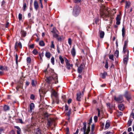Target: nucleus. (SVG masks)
Wrapping results in <instances>:
<instances>
[{"label": "nucleus", "mask_w": 134, "mask_h": 134, "mask_svg": "<svg viewBox=\"0 0 134 134\" xmlns=\"http://www.w3.org/2000/svg\"><path fill=\"white\" fill-rule=\"evenodd\" d=\"M36 133L37 134H41V131L39 129H37L36 130Z\"/></svg>", "instance_id": "nucleus-46"}, {"label": "nucleus", "mask_w": 134, "mask_h": 134, "mask_svg": "<svg viewBox=\"0 0 134 134\" xmlns=\"http://www.w3.org/2000/svg\"><path fill=\"white\" fill-rule=\"evenodd\" d=\"M118 107L119 109L121 111H122L124 108V106L122 104H120L118 105Z\"/></svg>", "instance_id": "nucleus-15"}, {"label": "nucleus", "mask_w": 134, "mask_h": 134, "mask_svg": "<svg viewBox=\"0 0 134 134\" xmlns=\"http://www.w3.org/2000/svg\"><path fill=\"white\" fill-rule=\"evenodd\" d=\"M36 81L32 80L31 82V84L32 86L35 87L36 86Z\"/></svg>", "instance_id": "nucleus-30"}, {"label": "nucleus", "mask_w": 134, "mask_h": 134, "mask_svg": "<svg viewBox=\"0 0 134 134\" xmlns=\"http://www.w3.org/2000/svg\"><path fill=\"white\" fill-rule=\"evenodd\" d=\"M132 130V128L131 127H129L127 130V131L128 132H129L131 131Z\"/></svg>", "instance_id": "nucleus-57"}, {"label": "nucleus", "mask_w": 134, "mask_h": 134, "mask_svg": "<svg viewBox=\"0 0 134 134\" xmlns=\"http://www.w3.org/2000/svg\"><path fill=\"white\" fill-rule=\"evenodd\" d=\"M123 52L125 54L129 55V51L127 49H123Z\"/></svg>", "instance_id": "nucleus-23"}, {"label": "nucleus", "mask_w": 134, "mask_h": 134, "mask_svg": "<svg viewBox=\"0 0 134 134\" xmlns=\"http://www.w3.org/2000/svg\"><path fill=\"white\" fill-rule=\"evenodd\" d=\"M124 96L128 100H129L131 98V95L129 94L128 92L127 91H125Z\"/></svg>", "instance_id": "nucleus-8"}, {"label": "nucleus", "mask_w": 134, "mask_h": 134, "mask_svg": "<svg viewBox=\"0 0 134 134\" xmlns=\"http://www.w3.org/2000/svg\"><path fill=\"white\" fill-rule=\"evenodd\" d=\"M112 132H108L106 133L105 134H112Z\"/></svg>", "instance_id": "nucleus-64"}, {"label": "nucleus", "mask_w": 134, "mask_h": 134, "mask_svg": "<svg viewBox=\"0 0 134 134\" xmlns=\"http://www.w3.org/2000/svg\"><path fill=\"white\" fill-rule=\"evenodd\" d=\"M35 96L34 94H32L31 95V96H30V99H31L34 100L35 98Z\"/></svg>", "instance_id": "nucleus-50"}, {"label": "nucleus", "mask_w": 134, "mask_h": 134, "mask_svg": "<svg viewBox=\"0 0 134 134\" xmlns=\"http://www.w3.org/2000/svg\"><path fill=\"white\" fill-rule=\"evenodd\" d=\"M132 122V119H130L128 121L127 124V125L129 126H130L131 125Z\"/></svg>", "instance_id": "nucleus-24"}, {"label": "nucleus", "mask_w": 134, "mask_h": 134, "mask_svg": "<svg viewBox=\"0 0 134 134\" xmlns=\"http://www.w3.org/2000/svg\"><path fill=\"white\" fill-rule=\"evenodd\" d=\"M109 58L113 61H114V55L113 54H110L109 55Z\"/></svg>", "instance_id": "nucleus-33"}, {"label": "nucleus", "mask_w": 134, "mask_h": 134, "mask_svg": "<svg viewBox=\"0 0 134 134\" xmlns=\"http://www.w3.org/2000/svg\"><path fill=\"white\" fill-rule=\"evenodd\" d=\"M80 8L79 6L76 5L73 9V14L75 16L77 15L79 13Z\"/></svg>", "instance_id": "nucleus-2"}, {"label": "nucleus", "mask_w": 134, "mask_h": 134, "mask_svg": "<svg viewBox=\"0 0 134 134\" xmlns=\"http://www.w3.org/2000/svg\"><path fill=\"white\" fill-rule=\"evenodd\" d=\"M33 53L35 55H36L38 53L37 50L36 49H34L32 51Z\"/></svg>", "instance_id": "nucleus-35"}, {"label": "nucleus", "mask_w": 134, "mask_h": 134, "mask_svg": "<svg viewBox=\"0 0 134 134\" xmlns=\"http://www.w3.org/2000/svg\"><path fill=\"white\" fill-rule=\"evenodd\" d=\"M71 102V99H70L68 100V104H69Z\"/></svg>", "instance_id": "nucleus-59"}, {"label": "nucleus", "mask_w": 134, "mask_h": 134, "mask_svg": "<svg viewBox=\"0 0 134 134\" xmlns=\"http://www.w3.org/2000/svg\"><path fill=\"white\" fill-rule=\"evenodd\" d=\"M97 110L98 111V116H100V110L98 108L97 109Z\"/></svg>", "instance_id": "nucleus-54"}, {"label": "nucleus", "mask_w": 134, "mask_h": 134, "mask_svg": "<svg viewBox=\"0 0 134 134\" xmlns=\"http://www.w3.org/2000/svg\"><path fill=\"white\" fill-rule=\"evenodd\" d=\"M52 32H53V36L55 38H57L59 36V32L56 28H53V31Z\"/></svg>", "instance_id": "nucleus-4"}, {"label": "nucleus", "mask_w": 134, "mask_h": 134, "mask_svg": "<svg viewBox=\"0 0 134 134\" xmlns=\"http://www.w3.org/2000/svg\"><path fill=\"white\" fill-rule=\"evenodd\" d=\"M65 110H68V106L66 104L65 105Z\"/></svg>", "instance_id": "nucleus-56"}, {"label": "nucleus", "mask_w": 134, "mask_h": 134, "mask_svg": "<svg viewBox=\"0 0 134 134\" xmlns=\"http://www.w3.org/2000/svg\"><path fill=\"white\" fill-rule=\"evenodd\" d=\"M71 42L72 41L71 39L70 38H69L68 39V42L70 45H71Z\"/></svg>", "instance_id": "nucleus-52"}, {"label": "nucleus", "mask_w": 134, "mask_h": 134, "mask_svg": "<svg viewBox=\"0 0 134 134\" xmlns=\"http://www.w3.org/2000/svg\"><path fill=\"white\" fill-rule=\"evenodd\" d=\"M71 53L72 56L74 57L75 55L76 51L74 46H73L72 50H71Z\"/></svg>", "instance_id": "nucleus-10"}, {"label": "nucleus", "mask_w": 134, "mask_h": 134, "mask_svg": "<svg viewBox=\"0 0 134 134\" xmlns=\"http://www.w3.org/2000/svg\"><path fill=\"white\" fill-rule=\"evenodd\" d=\"M130 5V2H126V3L125 8L126 9H128Z\"/></svg>", "instance_id": "nucleus-18"}, {"label": "nucleus", "mask_w": 134, "mask_h": 134, "mask_svg": "<svg viewBox=\"0 0 134 134\" xmlns=\"http://www.w3.org/2000/svg\"><path fill=\"white\" fill-rule=\"evenodd\" d=\"M71 110H69L68 111V113H67V115H70L71 113Z\"/></svg>", "instance_id": "nucleus-63"}, {"label": "nucleus", "mask_w": 134, "mask_h": 134, "mask_svg": "<svg viewBox=\"0 0 134 134\" xmlns=\"http://www.w3.org/2000/svg\"><path fill=\"white\" fill-rule=\"evenodd\" d=\"M104 35V33L103 31H101L100 33V37L101 38H103Z\"/></svg>", "instance_id": "nucleus-26"}, {"label": "nucleus", "mask_w": 134, "mask_h": 134, "mask_svg": "<svg viewBox=\"0 0 134 134\" xmlns=\"http://www.w3.org/2000/svg\"><path fill=\"white\" fill-rule=\"evenodd\" d=\"M85 67V65L83 63H82L80 66L78 67L77 69V71L79 73L82 72V70Z\"/></svg>", "instance_id": "nucleus-6"}, {"label": "nucleus", "mask_w": 134, "mask_h": 134, "mask_svg": "<svg viewBox=\"0 0 134 134\" xmlns=\"http://www.w3.org/2000/svg\"><path fill=\"white\" fill-rule=\"evenodd\" d=\"M121 19L119 15H117L116 18V24L117 25H119L120 24V20Z\"/></svg>", "instance_id": "nucleus-9"}, {"label": "nucleus", "mask_w": 134, "mask_h": 134, "mask_svg": "<svg viewBox=\"0 0 134 134\" xmlns=\"http://www.w3.org/2000/svg\"><path fill=\"white\" fill-rule=\"evenodd\" d=\"M26 60L27 63H30L31 62V59L30 57H27L26 59Z\"/></svg>", "instance_id": "nucleus-39"}, {"label": "nucleus", "mask_w": 134, "mask_h": 134, "mask_svg": "<svg viewBox=\"0 0 134 134\" xmlns=\"http://www.w3.org/2000/svg\"><path fill=\"white\" fill-rule=\"evenodd\" d=\"M128 40H126L125 41L124 43V45L127 46L128 43Z\"/></svg>", "instance_id": "nucleus-48"}, {"label": "nucleus", "mask_w": 134, "mask_h": 134, "mask_svg": "<svg viewBox=\"0 0 134 134\" xmlns=\"http://www.w3.org/2000/svg\"><path fill=\"white\" fill-rule=\"evenodd\" d=\"M39 44L41 46H45V43L44 41L42 40L40 41L39 42Z\"/></svg>", "instance_id": "nucleus-25"}, {"label": "nucleus", "mask_w": 134, "mask_h": 134, "mask_svg": "<svg viewBox=\"0 0 134 134\" xmlns=\"http://www.w3.org/2000/svg\"><path fill=\"white\" fill-rule=\"evenodd\" d=\"M105 13L103 12H101L100 13V17L103 18H104V17L103 16L104 15V14H105Z\"/></svg>", "instance_id": "nucleus-32"}, {"label": "nucleus", "mask_w": 134, "mask_h": 134, "mask_svg": "<svg viewBox=\"0 0 134 134\" xmlns=\"http://www.w3.org/2000/svg\"><path fill=\"white\" fill-rule=\"evenodd\" d=\"M83 125H84V126L83 127V129H81L82 131L83 130V132H84V133H85V132L86 131V122H84L83 124Z\"/></svg>", "instance_id": "nucleus-16"}, {"label": "nucleus", "mask_w": 134, "mask_h": 134, "mask_svg": "<svg viewBox=\"0 0 134 134\" xmlns=\"http://www.w3.org/2000/svg\"><path fill=\"white\" fill-rule=\"evenodd\" d=\"M107 106L108 107L109 109H111L112 108V107H110V104L109 103H107Z\"/></svg>", "instance_id": "nucleus-51"}, {"label": "nucleus", "mask_w": 134, "mask_h": 134, "mask_svg": "<svg viewBox=\"0 0 134 134\" xmlns=\"http://www.w3.org/2000/svg\"><path fill=\"white\" fill-rule=\"evenodd\" d=\"M107 75V72H104L103 73H101L100 74V76L103 79L105 78L106 76Z\"/></svg>", "instance_id": "nucleus-12"}, {"label": "nucleus", "mask_w": 134, "mask_h": 134, "mask_svg": "<svg viewBox=\"0 0 134 134\" xmlns=\"http://www.w3.org/2000/svg\"><path fill=\"white\" fill-rule=\"evenodd\" d=\"M34 6L35 9L36 11L37 10L39 7V5L38 2L36 0H35L34 2Z\"/></svg>", "instance_id": "nucleus-11"}, {"label": "nucleus", "mask_w": 134, "mask_h": 134, "mask_svg": "<svg viewBox=\"0 0 134 134\" xmlns=\"http://www.w3.org/2000/svg\"><path fill=\"white\" fill-rule=\"evenodd\" d=\"M21 33L23 37H25L26 36V33L24 31L21 30Z\"/></svg>", "instance_id": "nucleus-27"}, {"label": "nucleus", "mask_w": 134, "mask_h": 134, "mask_svg": "<svg viewBox=\"0 0 134 134\" xmlns=\"http://www.w3.org/2000/svg\"><path fill=\"white\" fill-rule=\"evenodd\" d=\"M52 95L55 97H57V93L55 91H54L52 94Z\"/></svg>", "instance_id": "nucleus-36"}, {"label": "nucleus", "mask_w": 134, "mask_h": 134, "mask_svg": "<svg viewBox=\"0 0 134 134\" xmlns=\"http://www.w3.org/2000/svg\"><path fill=\"white\" fill-rule=\"evenodd\" d=\"M129 58V55L125 54L124 55L123 58V63L125 64L126 65Z\"/></svg>", "instance_id": "nucleus-7"}, {"label": "nucleus", "mask_w": 134, "mask_h": 134, "mask_svg": "<svg viewBox=\"0 0 134 134\" xmlns=\"http://www.w3.org/2000/svg\"><path fill=\"white\" fill-rule=\"evenodd\" d=\"M51 48H54L55 47V45L54 44V42L53 41L51 42V45L50 46Z\"/></svg>", "instance_id": "nucleus-41"}, {"label": "nucleus", "mask_w": 134, "mask_h": 134, "mask_svg": "<svg viewBox=\"0 0 134 134\" xmlns=\"http://www.w3.org/2000/svg\"><path fill=\"white\" fill-rule=\"evenodd\" d=\"M18 46H19L20 48H21L22 46L21 42H19L18 44Z\"/></svg>", "instance_id": "nucleus-53"}, {"label": "nucleus", "mask_w": 134, "mask_h": 134, "mask_svg": "<svg viewBox=\"0 0 134 134\" xmlns=\"http://www.w3.org/2000/svg\"><path fill=\"white\" fill-rule=\"evenodd\" d=\"M94 122H97L98 120V117L97 116H95L94 117Z\"/></svg>", "instance_id": "nucleus-44"}, {"label": "nucleus", "mask_w": 134, "mask_h": 134, "mask_svg": "<svg viewBox=\"0 0 134 134\" xmlns=\"http://www.w3.org/2000/svg\"><path fill=\"white\" fill-rule=\"evenodd\" d=\"M105 67V68L107 69L108 68V63L107 61L106 62Z\"/></svg>", "instance_id": "nucleus-43"}, {"label": "nucleus", "mask_w": 134, "mask_h": 134, "mask_svg": "<svg viewBox=\"0 0 134 134\" xmlns=\"http://www.w3.org/2000/svg\"><path fill=\"white\" fill-rule=\"evenodd\" d=\"M9 107L8 106L5 105L3 107L4 110L5 111H7L9 109Z\"/></svg>", "instance_id": "nucleus-28"}, {"label": "nucleus", "mask_w": 134, "mask_h": 134, "mask_svg": "<svg viewBox=\"0 0 134 134\" xmlns=\"http://www.w3.org/2000/svg\"><path fill=\"white\" fill-rule=\"evenodd\" d=\"M23 10L24 11H25L26 10V9L27 7L26 3H24L23 4Z\"/></svg>", "instance_id": "nucleus-37"}, {"label": "nucleus", "mask_w": 134, "mask_h": 134, "mask_svg": "<svg viewBox=\"0 0 134 134\" xmlns=\"http://www.w3.org/2000/svg\"><path fill=\"white\" fill-rule=\"evenodd\" d=\"M95 126L94 124H93L92 126L91 131L92 132H93Z\"/></svg>", "instance_id": "nucleus-47"}, {"label": "nucleus", "mask_w": 134, "mask_h": 134, "mask_svg": "<svg viewBox=\"0 0 134 134\" xmlns=\"http://www.w3.org/2000/svg\"><path fill=\"white\" fill-rule=\"evenodd\" d=\"M56 38L57 39L58 41H61L62 38L61 37L59 36L57 38Z\"/></svg>", "instance_id": "nucleus-55"}, {"label": "nucleus", "mask_w": 134, "mask_h": 134, "mask_svg": "<svg viewBox=\"0 0 134 134\" xmlns=\"http://www.w3.org/2000/svg\"><path fill=\"white\" fill-rule=\"evenodd\" d=\"M19 122L21 124L23 123V122L22 119H19Z\"/></svg>", "instance_id": "nucleus-61"}, {"label": "nucleus", "mask_w": 134, "mask_h": 134, "mask_svg": "<svg viewBox=\"0 0 134 134\" xmlns=\"http://www.w3.org/2000/svg\"><path fill=\"white\" fill-rule=\"evenodd\" d=\"M52 76L47 77V82L48 83H49L53 81V83L56 84L58 82V76L55 73H52Z\"/></svg>", "instance_id": "nucleus-1"}, {"label": "nucleus", "mask_w": 134, "mask_h": 134, "mask_svg": "<svg viewBox=\"0 0 134 134\" xmlns=\"http://www.w3.org/2000/svg\"><path fill=\"white\" fill-rule=\"evenodd\" d=\"M103 16L104 17V18H103V20L105 21H107L108 20L106 18L109 16V14L105 13Z\"/></svg>", "instance_id": "nucleus-20"}, {"label": "nucleus", "mask_w": 134, "mask_h": 134, "mask_svg": "<svg viewBox=\"0 0 134 134\" xmlns=\"http://www.w3.org/2000/svg\"><path fill=\"white\" fill-rule=\"evenodd\" d=\"M115 55L117 58H118L119 55V51L118 50H116L115 53Z\"/></svg>", "instance_id": "nucleus-31"}, {"label": "nucleus", "mask_w": 134, "mask_h": 134, "mask_svg": "<svg viewBox=\"0 0 134 134\" xmlns=\"http://www.w3.org/2000/svg\"><path fill=\"white\" fill-rule=\"evenodd\" d=\"M81 0H75V3H78L80 2Z\"/></svg>", "instance_id": "nucleus-60"}, {"label": "nucleus", "mask_w": 134, "mask_h": 134, "mask_svg": "<svg viewBox=\"0 0 134 134\" xmlns=\"http://www.w3.org/2000/svg\"><path fill=\"white\" fill-rule=\"evenodd\" d=\"M110 123L107 121L105 126V128L106 129H108L109 127L110 126Z\"/></svg>", "instance_id": "nucleus-22"}, {"label": "nucleus", "mask_w": 134, "mask_h": 134, "mask_svg": "<svg viewBox=\"0 0 134 134\" xmlns=\"http://www.w3.org/2000/svg\"><path fill=\"white\" fill-rule=\"evenodd\" d=\"M130 116L134 120V113H133L132 111V112Z\"/></svg>", "instance_id": "nucleus-49"}, {"label": "nucleus", "mask_w": 134, "mask_h": 134, "mask_svg": "<svg viewBox=\"0 0 134 134\" xmlns=\"http://www.w3.org/2000/svg\"><path fill=\"white\" fill-rule=\"evenodd\" d=\"M54 59L53 57H52L51 58V62L52 64L54 65Z\"/></svg>", "instance_id": "nucleus-42"}, {"label": "nucleus", "mask_w": 134, "mask_h": 134, "mask_svg": "<svg viewBox=\"0 0 134 134\" xmlns=\"http://www.w3.org/2000/svg\"><path fill=\"white\" fill-rule=\"evenodd\" d=\"M114 99L118 103H121L123 101V97L121 95L119 96L118 97L115 96Z\"/></svg>", "instance_id": "nucleus-3"}, {"label": "nucleus", "mask_w": 134, "mask_h": 134, "mask_svg": "<svg viewBox=\"0 0 134 134\" xmlns=\"http://www.w3.org/2000/svg\"><path fill=\"white\" fill-rule=\"evenodd\" d=\"M0 69L2 70H7V68L6 67H4L2 66H0Z\"/></svg>", "instance_id": "nucleus-29"}, {"label": "nucleus", "mask_w": 134, "mask_h": 134, "mask_svg": "<svg viewBox=\"0 0 134 134\" xmlns=\"http://www.w3.org/2000/svg\"><path fill=\"white\" fill-rule=\"evenodd\" d=\"M47 125L49 126H51V121L48 120L47 121Z\"/></svg>", "instance_id": "nucleus-45"}, {"label": "nucleus", "mask_w": 134, "mask_h": 134, "mask_svg": "<svg viewBox=\"0 0 134 134\" xmlns=\"http://www.w3.org/2000/svg\"><path fill=\"white\" fill-rule=\"evenodd\" d=\"M122 35L123 38H124L125 35V30L124 27H123L122 28Z\"/></svg>", "instance_id": "nucleus-21"}, {"label": "nucleus", "mask_w": 134, "mask_h": 134, "mask_svg": "<svg viewBox=\"0 0 134 134\" xmlns=\"http://www.w3.org/2000/svg\"><path fill=\"white\" fill-rule=\"evenodd\" d=\"M35 107L34 104L33 103H31L30 105V111L31 112L32 110H34Z\"/></svg>", "instance_id": "nucleus-14"}, {"label": "nucleus", "mask_w": 134, "mask_h": 134, "mask_svg": "<svg viewBox=\"0 0 134 134\" xmlns=\"http://www.w3.org/2000/svg\"><path fill=\"white\" fill-rule=\"evenodd\" d=\"M30 47L31 48H33L34 47V44H32L30 46Z\"/></svg>", "instance_id": "nucleus-58"}, {"label": "nucleus", "mask_w": 134, "mask_h": 134, "mask_svg": "<svg viewBox=\"0 0 134 134\" xmlns=\"http://www.w3.org/2000/svg\"><path fill=\"white\" fill-rule=\"evenodd\" d=\"M45 55L47 58H50L51 57V54L50 52H46L45 53Z\"/></svg>", "instance_id": "nucleus-17"}, {"label": "nucleus", "mask_w": 134, "mask_h": 134, "mask_svg": "<svg viewBox=\"0 0 134 134\" xmlns=\"http://www.w3.org/2000/svg\"><path fill=\"white\" fill-rule=\"evenodd\" d=\"M22 15L21 14L19 13L18 15V18L19 20H22Z\"/></svg>", "instance_id": "nucleus-40"}, {"label": "nucleus", "mask_w": 134, "mask_h": 134, "mask_svg": "<svg viewBox=\"0 0 134 134\" xmlns=\"http://www.w3.org/2000/svg\"><path fill=\"white\" fill-rule=\"evenodd\" d=\"M64 58L66 63L67 68L68 70H70L71 68L72 67L73 65L72 64H70L69 63V61L65 57Z\"/></svg>", "instance_id": "nucleus-5"}, {"label": "nucleus", "mask_w": 134, "mask_h": 134, "mask_svg": "<svg viewBox=\"0 0 134 134\" xmlns=\"http://www.w3.org/2000/svg\"><path fill=\"white\" fill-rule=\"evenodd\" d=\"M89 130H88V131H87L86 132L85 131V133L84 132H83V134H88L89 132H90L89 131Z\"/></svg>", "instance_id": "nucleus-62"}, {"label": "nucleus", "mask_w": 134, "mask_h": 134, "mask_svg": "<svg viewBox=\"0 0 134 134\" xmlns=\"http://www.w3.org/2000/svg\"><path fill=\"white\" fill-rule=\"evenodd\" d=\"M14 127L17 129V130L16 131L17 134H21V130L20 128L17 126H15Z\"/></svg>", "instance_id": "nucleus-13"}, {"label": "nucleus", "mask_w": 134, "mask_h": 134, "mask_svg": "<svg viewBox=\"0 0 134 134\" xmlns=\"http://www.w3.org/2000/svg\"><path fill=\"white\" fill-rule=\"evenodd\" d=\"M18 56L17 54L15 55V60H16V64L17 65L18 64Z\"/></svg>", "instance_id": "nucleus-38"}, {"label": "nucleus", "mask_w": 134, "mask_h": 134, "mask_svg": "<svg viewBox=\"0 0 134 134\" xmlns=\"http://www.w3.org/2000/svg\"><path fill=\"white\" fill-rule=\"evenodd\" d=\"M81 93H80L79 94L78 93L77 94V99L78 101H80V98H81Z\"/></svg>", "instance_id": "nucleus-34"}, {"label": "nucleus", "mask_w": 134, "mask_h": 134, "mask_svg": "<svg viewBox=\"0 0 134 134\" xmlns=\"http://www.w3.org/2000/svg\"><path fill=\"white\" fill-rule=\"evenodd\" d=\"M59 58L60 60L61 63L63 64L64 63V60L62 57L61 55H60L59 57Z\"/></svg>", "instance_id": "nucleus-19"}]
</instances>
